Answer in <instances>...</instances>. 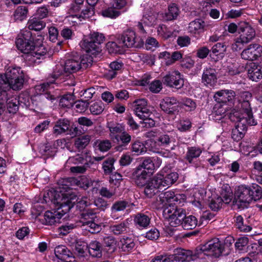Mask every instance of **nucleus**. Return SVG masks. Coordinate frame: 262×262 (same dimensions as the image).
<instances>
[{
	"instance_id": "5701e85b",
	"label": "nucleus",
	"mask_w": 262,
	"mask_h": 262,
	"mask_svg": "<svg viewBox=\"0 0 262 262\" xmlns=\"http://www.w3.org/2000/svg\"><path fill=\"white\" fill-rule=\"evenodd\" d=\"M7 96H8L7 93ZM22 99L23 98L21 96H19L18 98L16 96H12L9 98L6 96V98H4V99H1L0 97V100H6L7 108L8 112L13 114L16 113L18 111L20 102H22Z\"/></svg>"
},
{
	"instance_id": "8fccbe9b",
	"label": "nucleus",
	"mask_w": 262,
	"mask_h": 262,
	"mask_svg": "<svg viewBox=\"0 0 262 262\" xmlns=\"http://www.w3.org/2000/svg\"><path fill=\"white\" fill-rule=\"evenodd\" d=\"M114 158H109L104 161L103 163V169L105 174H110L114 169Z\"/></svg>"
},
{
	"instance_id": "3c124183",
	"label": "nucleus",
	"mask_w": 262,
	"mask_h": 262,
	"mask_svg": "<svg viewBox=\"0 0 262 262\" xmlns=\"http://www.w3.org/2000/svg\"><path fill=\"white\" fill-rule=\"evenodd\" d=\"M225 187V191L222 192L221 198L222 199L223 203L229 204L232 200L233 194L230 187L226 186Z\"/></svg>"
},
{
	"instance_id": "338daca9",
	"label": "nucleus",
	"mask_w": 262,
	"mask_h": 262,
	"mask_svg": "<svg viewBox=\"0 0 262 262\" xmlns=\"http://www.w3.org/2000/svg\"><path fill=\"white\" fill-rule=\"evenodd\" d=\"M194 60L190 57L184 58L181 63V67L184 69H190L194 65Z\"/></svg>"
},
{
	"instance_id": "a18cd8bd",
	"label": "nucleus",
	"mask_w": 262,
	"mask_h": 262,
	"mask_svg": "<svg viewBox=\"0 0 262 262\" xmlns=\"http://www.w3.org/2000/svg\"><path fill=\"white\" fill-rule=\"evenodd\" d=\"M235 225L241 231L249 232L252 229L251 226L244 224V220L241 215H238L235 217Z\"/></svg>"
},
{
	"instance_id": "5fc2aeb1",
	"label": "nucleus",
	"mask_w": 262,
	"mask_h": 262,
	"mask_svg": "<svg viewBox=\"0 0 262 262\" xmlns=\"http://www.w3.org/2000/svg\"><path fill=\"white\" fill-rule=\"evenodd\" d=\"M222 204L223 200L222 198L217 196L210 201L209 206L212 210L217 211L221 207Z\"/></svg>"
},
{
	"instance_id": "a19ab883",
	"label": "nucleus",
	"mask_w": 262,
	"mask_h": 262,
	"mask_svg": "<svg viewBox=\"0 0 262 262\" xmlns=\"http://www.w3.org/2000/svg\"><path fill=\"white\" fill-rule=\"evenodd\" d=\"M226 111L227 107H225L221 104L215 105L213 108L212 117L215 120H220L226 116Z\"/></svg>"
},
{
	"instance_id": "a878e982",
	"label": "nucleus",
	"mask_w": 262,
	"mask_h": 262,
	"mask_svg": "<svg viewBox=\"0 0 262 262\" xmlns=\"http://www.w3.org/2000/svg\"><path fill=\"white\" fill-rule=\"evenodd\" d=\"M81 48L88 53L96 55L101 51V47L96 45L93 42H90L89 39L85 38L81 42Z\"/></svg>"
},
{
	"instance_id": "2eb2a0df",
	"label": "nucleus",
	"mask_w": 262,
	"mask_h": 262,
	"mask_svg": "<svg viewBox=\"0 0 262 262\" xmlns=\"http://www.w3.org/2000/svg\"><path fill=\"white\" fill-rule=\"evenodd\" d=\"M240 97V102L238 106L240 108L239 110L234 111L233 112H239L242 116L253 117V114L249 103V101L252 97L251 94L247 91L243 92L241 93Z\"/></svg>"
},
{
	"instance_id": "58836bf2",
	"label": "nucleus",
	"mask_w": 262,
	"mask_h": 262,
	"mask_svg": "<svg viewBox=\"0 0 262 262\" xmlns=\"http://www.w3.org/2000/svg\"><path fill=\"white\" fill-rule=\"evenodd\" d=\"M46 23L40 19L36 18H33L30 19L27 24L28 30H34L36 31H40L46 27Z\"/></svg>"
},
{
	"instance_id": "aec40b11",
	"label": "nucleus",
	"mask_w": 262,
	"mask_h": 262,
	"mask_svg": "<svg viewBox=\"0 0 262 262\" xmlns=\"http://www.w3.org/2000/svg\"><path fill=\"white\" fill-rule=\"evenodd\" d=\"M202 82L206 85L213 86L217 82L216 72L214 69L206 68L202 76Z\"/></svg>"
},
{
	"instance_id": "20e7f679",
	"label": "nucleus",
	"mask_w": 262,
	"mask_h": 262,
	"mask_svg": "<svg viewBox=\"0 0 262 262\" xmlns=\"http://www.w3.org/2000/svg\"><path fill=\"white\" fill-rule=\"evenodd\" d=\"M262 196V188L258 184L252 183L250 185H241L235 191V200L236 203L244 206L250 204L252 201H257Z\"/></svg>"
},
{
	"instance_id": "f03ea898",
	"label": "nucleus",
	"mask_w": 262,
	"mask_h": 262,
	"mask_svg": "<svg viewBox=\"0 0 262 262\" xmlns=\"http://www.w3.org/2000/svg\"><path fill=\"white\" fill-rule=\"evenodd\" d=\"M24 76L20 68L9 67L4 75L0 74V97L7 96V90H20L24 84Z\"/></svg>"
},
{
	"instance_id": "9b49d317",
	"label": "nucleus",
	"mask_w": 262,
	"mask_h": 262,
	"mask_svg": "<svg viewBox=\"0 0 262 262\" xmlns=\"http://www.w3.org/2000/svg\"><path fill=\"white\" fill-rule=\"evenodd\" d=\"M163 216L168 225L171 227H177L181 225L182 220L185 216V211L182 208L169 205L164 209Z\"/></svg>"
},
{
	"instance_id": "052dcab7",
	"label": "nucleus",
	"mask_w": 262,
	"mask_h": 262,
	"mask_svg": "<svg viewBox=\"0 0 262 262\" xmlns=\"http://www.w3.org/2000/svg\"><path fill=\"white\" fill-rule=\"evenodd\" d=\"M158 34L164 38H168L171 36V32L168 30L167 27L163 24L160 25L157 28Z\"/></svg>"
},
{
	"instance_id": "c756f323",
	"label": "nucleus",
	"mask_w": 262,
	"mask_h": 262,
	"mask_svg": "<svg viewBox=\"0 0 262 262\" xmlns=\"http://www.w3.org/2000/svg\"><path fill=\"white\" fill-rule=\"evenodd\" d=\"M134 239L128 237H123L118 243L119 249L122 251L128 252L132 250L135 247Z\"/></svg>"
},
{
	"instance_id": "0eeeda50",
	"label": "nucleus",
	"mask_w": 262,
	"mask_h": 262,
	"mask_svg": "<svg viewBox=\"0 0 262 262\" xmlns=\"http://www.w3.org/2000/svg\"><path fill=\"white\" fill-rule=\"evenodd\" d=\"M238 32L239 37L235 39L231 48L233 51L241 50L245 45L252 40L255 36L254 29L248 23L242 21L238 24Z\"/></svg>"
},
{
	"instance_id": "4be33fe9",
	"label": "nucleus",
	"mask_w": 262,
	"mask_h": 262,
	"mask_svg": "<svg viewBox=\"0 0 262 262\" xmlns=\"http://www.w3.org/2000/svg\"><path fill=\"white\" fill-rule=\"evenodd\" d=\"M116 151H121L126 148L131 141V136L126 132L116 135Z\"/></svg>"
},
{
	"instance_id": "e2e57ef3",
	"label": "nucleus",
	"mask_w": 262,
	"mask_h": 262,
	"mask_svg": "<svg viewBox=\"0 0 262 262\" xmlns=\"http://www.w3.org/2000/svg\"><path fill=\"white\" fill-rule=\"evenodd\" d=\"M177 42L180 47H185L190 44L191 39L188 36H179L177 38Z\"/></svg>"
},
{
	"instance_id": "c85d7f7f",
	"label": "nucleus",
	"mask_w": 262,
	"mask_h": 262,
	"mask_svg": "<svg viewBox=\"0 0 262 262\" xmlns=\"http://www.w3.org/2000/svg\"><path fill=\"white\" fill-rule=\"evenodd\" d=\"M86 248H88L90 255L93 257L100 258L102 256V246L98 241L91 242Z\"/></svg>"
},
{
	"instance_id": "49530a36",
	"label": "nucleus",
	"mask_w": 262,
	"mask_h": 262,
	"mask_svg": "<svg viewBox=\"0 0 262 262\" xmlns=\"http://www.w3.org/2000/svg\"><path fill=\"white\" fill-rule=\"evenodd\" d=\"M86 38L89 39L90 42H93L99 47H100V45L103 42L104 37L102 34H99L98 32H94Z\"/></svg>"
},
{
	"instance_id": "1a4fd4ad",
	"label": "nucleus",
	"mask_w": 262,
	"mask_h": 262,
	"mask_svg": "<svg viewBox=\"0 0 262 262\" xmlns=\"http://www.w3.org/2000/svg\"><path fill=\"white\" fill-rule=\"evenodd\" d=\"M192 251L177 249L172 255H160L156 256L151 262H188L193 260Z\"/></svg>"
},
{
	"instance_id": "603ef678",
	"label": "nucleus",
	"mask_w": 262,
	"mask_h": 262,
	"mask_svg": "<svg viewBox=\"0 0 262 262\" xmlns=\"http://www.w3.org/2000/svg\"><path fill=\"white\" fill-rule=\"evenodd\" d=\"M95 14L94 9L92 6L89 5L85 9L81 10L80 14L79 15V18H82L83 19L89 18Z\"/></svg>"
},
{
	"instance_id": "79ce46f5",
	"label": "nucleus",
	"mask_w": 262,
	"mask_h": 262,
	"mask_svg": "<svg viewBox=\"0 0 262 262\" xmlns=\"http://www.w3.org/2000/svg\"><path fill=\"white\" fill-rule=\"evenodd\" d=\"M74 100L75 96L73 94H67L60 98L59 104L62 107L70 108L73 106Z\"/></svg>"
},
{
	"instance_id": "0e129e2a",
	"label": "nucleus",
	"mask_w": 262,
	"mask_h": 262,
	"mask_svg": "<svg viewBox=\"0 0 262 262\" xmlns=\"http://www.w3.org/2000/svg\"><path fill=\"white\" fill-rule=\"evenodd\" d=\"M210 50L206 46L199 48L196 51V57L200 59H204L207 57Z\"/></svg>"
},
{
	"instance_id": "423d86ee",
	"label": "nucleus",
	"mask_w": 262,
	"mask_h": 262,
	"mask_svg": "<svg viewBox=\"0 0 262 262\" xmlns=\"http://www.w3.org/2000/svg\"><path fill=\"white\" fill-rule=\"evenodd\" d=\"M228 117L231 121L235 123V128L232 132V138L236 141H239L244 137L247 124L250 125L256 124L253 117L242 116L239 112H232L230 113Z\"/></svg>"
},
{
	"instance_id": "473e14b6",
	"label": "nucleus",
	"mask_w": 262,
	"mask_h": 262,
	"mask_svg": "<svg viewBox=\"0 0 262 262\" xmlns=\"http://www.w3.org/2000/svg\"><path fill=\"white\" fill-rule=\"evenodd\" d=\"M202 150L201 148L192 146L187 148V151L185 155L186 160L190 164L193 163L194 159L198 158L201 154Z\"/></svg>"
},
{
	"instance_id": "7c9ffc66",
	"label": "nucleus",
	"mask_w": 262,
	"mask_h": 262,
	"mask_svg": "<svg viewBox=\"0 0 262 262\" xmlns=\"http://www.w3.org/2000/svg\"><path fill=\"white\" fill-rule=\"evenodd\" d=\"M248 75L251 80L256 81L262 78V68L252 63L248 70Z\"/></svg>"
},
{
	"instance_id": "f3484780",
	"label": "nucleus",
	"mask_w": 262,
	"mask_h": 262,
	"mask_svg": "<svg viewBox=\"0 0 262 262\" xmlns=\"http://www.w3.org/2000/svg\"><path fill=\"white\" fill-rule=\"evenodd\" d=\"M133 105L134 113L139 118H144L151 115V112L148 107L147 101L145 99L136 100Z\"/></svg>"
},
{
	"instance_id": "72a5a7b5",
	"label": "nucleus",
	"mask_w": 262,
	"mask_h": 262,
	"mask_svg": "<svg viewBox=\"0 0 262 262\" xmlns=\"http://www.w3.org/2000/svg\"><path fill=\"white\" fill-rule=\"evenodd\" d=\"M182 195L181 194H175L174 192L172 191H167L161 193L160 199L162 200L163 203L166 201L172 204L179 201Z\"/></svg>"
},
{
	"instance_id": "39448f33",
	"label": "nucleus",
	"mask_w": 262,
	"mask_h": 262,
	"mask_svg": "<svg viewBox=\"0 0 262 262\" xmlns=\"http://www.w3.org/2000/svg\"><path fill=\"white\" fill-rule=\"evenodd\" d=\"M224 244L219 238H213L203 245L198 246L194 251H192V257L195 260L202 255L217 258L222 255L224 251Z\"/></svg>"
},
{
	"instance_id": "680f3d73",
	"label": "nucleus",
	"mask_w": 262,
	"mask_h": 262,
	"mask_svg": "<svg viewBox=\"0 0 262 262\" xmlns=\"http://www.w3.org/2000/svg\"><path fill=\"white\" fill-rule=\"evenodd\" d=\"M149 89L151 92L158 93L162 89V83L160 80H154L149 84Z\"/></svg>"
},
{
	"instance_id": "ddd939ff",
	"label": "nucleus",
	"mask_w": 262,
	"mask_h": 262,
	"mask_svg": "<svg viewBox=\"0 0 262 262\" xmlns=\"http://www.w3.org/2000/svg\"><path fill=\"white\" fill-rule=\"evenodd\" d=\"M136 34L134 31L127 30L123 32L118 39V45H116V54H123L125 50L124 47L131 48L136 42Z\"/></svg>"
},
{
	"instance_id": "37998d69",
	"label": "nucleus",
	"mask_w": 262,
	"mask_h": 262,
	"mask_svg": "<svg viewBox=\"0 0 262 262\" xmlns=\"http://www.w3.org/2000/svg\"><path fill=\"white\" fill-rule=\"evenodd\" d=\"M58 78H60L61 80L63 79L62 82L64 85L74 86L75 85V78L72 74L62 73Z\"/></svg>"
},
{
	"instance_id": "13d9d810",
	"label": "nucleus",
	"mask_w": 262,
	"mask_h": 262,
	"mask_svg": "<svg viewBox=\"0 0 262 262\" xmlns=\"http://www.w3.org/2000/svg\"><path fill=\"white\" fill-rule=\"evenodd\" d=\"M69 160L75 164H84L85 165H89L87 160L84 158L82 154H77L75 156L71 157L69 158Z\"/></svg>"
},
{
	"instance_id": "f8f14e48",
	"label": "nucleus",
	"mask_w": 262,
	"mask_h": 262,
	"mask_svg": "<svg viewBox=\"0 0 262 262\" xmlns=\"http://www.w3.org/2000/svg\"><path fill=\"white\" fill-rule=\"evenodd\" d=\"M81 69L80 62L79 59H77V57L68 59L65 61L64 66L61 64L56 66L53 74V78L57 79L62 73L72 74Z\"/></svg>"
},
{
	"instance_id": "f257e3e1",
	"label": "nucleus",
	"mask_w": 262,
	"mask_h": 262,
	"mask_svg": "<svg viewBox=\"0 0 262 262\" xmlns=\"http://www.w3.org/2000/svg\"><path fill=\"white\" fill-rule=\"evenodd\" d=\"M43 199L46 203L51 202L56 208L54 212L47 211L44 214V224L52 225L58 222L66 213H68L75 205V198L68 191L50 190L43 194Z\"/></svg>"
},
{
	"instance_id": "412c9836",
	"label": "nucleus",
	"mask_w": 262,
	"mask_h": 262,
	"mask_svg": "<svg viewBox=\"0 0 262 262\" xmlns=\"http://www.w3.org/2000/svg\"><path fill=\"white\" fill-rule=\"evenodd\" d=\"M162 188L161 185L155 176L146 184L144 192L148 198H151L160 191L159 189Z\"/></svg>"
},
{
	"instance_id": "864d4df0",
	"label": "nucleus",
	"mask_w": 262,
	"mask_h": 262,
	"mask_svg": "<svg viewBox=\"0 0 262 262\" xmlns=\"http://www.w3.org/2000/svg\"><path fill=\"white\" fill-rule=\"evenodd\" d=\"M127 3L125 0H117L116 2V17L119 16L122 12L126 11L125 8Z\"/></svg>"
},
{
	"instance_id": "393cba45",
	"label": "nucleus",
	"mask_w": 262,
	"mask_h": 262,
	"mask_svg": "<svg viewBox=\"0 0 262 262\" xmlns=\"http://www.w3.org/2000/svg\"><path fill=\"white\" fill-rule=\"evenodd\" d=\"M70 127V121L66 119H60L57 120L53 127V134L56 135L65 133L69 130Z\"/></svg>"
},
{
	"instance_id": "2f4dec72",
	"label": "nucleus",
	"mask_w": 262,
	"mask_h": 262,
	"mask_svg": "<svg viewBox=\"0 0 262 262\" xmlns=\"http://www.w3.org/2000/svg\"><path fill=\"white\" fill-rule=\"evenodd\" d=\"M178 103V101L174 97H166L161 101L160 105L162 110L170 114L172 112V106Z\"/></svg>"
},
{
	"instance_id": "de8ad7c7",
	"label": "nucleus",
	"mask_w": 262,
	"mask_h": 262,
	"mask_svg": "<svg viewBox=\"0 0 262 262\" xmlns=\"http://www.w3.org/2000/svg\"><path fill=\"white\" fill-rule=\"evenodd\" d=\"M132 151L137 155L142 154L146 151L144 144L140 141H136L132 144Z\"/></svg>"
},
{
	"instance_id": "bb28decb",
	"label": "nucleus",
	"mask_w": 262,
	"mask_h": 262,
	"mask_svg": "<svg viewBox=\"0 0 262 262\" xmlns=\"http://www.w3.org/2000/svg\"><path fill=\"white\" fill-rule=\"evenodd\" d=\"M206 26V24L203 20L195 19L189 23L188 31L192 34H199L204 31Z\"/></svg>"
},
{
	"instance_id": "c03bdc74",
	"label": "nucleus",
	"mask_w": 262,
	"mask_h": 262,
	"mask_svg": "<svg viewBox=\"0 0 262 262\" xmlns=\"http://www.w3.org/2000/svg\"><path fill=\"white\" fill-rule=\"evenodd\" d=\"M226 51V47L224 43L222 42L216 43L213 46L211 50L212 53L215 56L223 55Z\"/></svg>"
},
{
	"instance_id": "ea45409f",
	"label": "nucleus",
	"mask_w": 262,
	"mask_h": 262,
	"mask_svg": "<svg viewBox=\"0 0 262 262\" xmlns=\"http://www.w3.org/2000/svg\"><path fill=\"white\" fill-rule=\"evenodd\" d=\"M91 137L89 135H84L76 139L74 145L75 147L80 151L86 147L89 144Z\"/></svg>"
},
{
	"instance_id": "a211bd4d",
	"label": "nucleus",
	"mask_w": 262,
	"mask_h": 262,
	"mask_svg": "<svg viewBox=\"0 0 262 262\" xmlns=\"http://www.w3.org/2000/svg\"><path fill=\"white\" fill-rule=\"evenodd\" d=\"M235 93L231 90H222L215 93L214 100L219 103L232 102L235 98Z\"/></svg>"
},
{
	"instance_id": "4c0bfd02",
	"label": "nucleus",
	"mask_w": 262,
	"mask_h": 262,
	"mask_svg": "<svg viewBox=\"0 0 262 262\" xmlns=\"http://www.w3.org/2000/svg\"><path fill=\"white\" fill-rule=\"evenodd\" d=\"M182 227L185 230L194 229L198 225V220L193 215L185 216L181 223Z\"/></svg>"
},
{
	"instance_id": "dca6fc26",
	"label": "nucleus",
	"mask_w": 262,
	"mask_h": 262,
	"mask_svg": "<svg viewBox=\"0 0 262 262\" xmlns=\"http://www.w3.org/2000/svg\"><path fill=\"white\" fill-rule=\"evenodd\" d=\"M262 52V47L258 44H251L241 53L242 59L253 61L256 60Z\"/></svg>"
},
{
	"instance_id": "69168bd1",
	"label": "nucleus",
	"mask_w": 262,
	"mask_h": 262,
	"mask_svg": "<svg viewBox=\"0 0 262 262\" xmlns=\"http://www.w3.org/2000/svg\"><path fill=\"white\" fill-rule=\"evenodd\" d=\"M101 14L104 17L114 18L115 17V7L114 5L104 9L101 11Z\"/></svg>"
},
{
	"instance_id": "09e8293b",
	"label": "nucleus",
	"mask_w": 262,
	"mask_h": 262,
	"mask_svg": "<svg viewBox=\"0 0 262 262\" xmlns=\"http://www.w3.org/2000/svg\"><path fill=\"white\" fill-rule=\"evenodd\" d=\"M81 9V7L80 5L76 3L71 4L68 11V13L69 14V17L79 18Z\"/></svg>"
},
{
	"instance_id": "f704fd0d",
	"label": "nucleus",
	"mask_w": 262,
	"mask_h": 262,
	"mask_svg": "<svg viewBox=\"0 0 262 262\" xmlns=\"http://www.w3.org/2000/svg\"><path fill=\"white\" fill-rule=\"evenodd\" d=\"M150 219L147 215L138 213L134 218V223L136 227L138 228H145L147 227L150 223Z\"/></svg>"
},
{
	"instance_id": "4d7b16f0",
	"label": "nucleus",
	"mask_w": 262,
	"mask_h": 262,
	"mask_svg": "<svg viewBox=\"0 0 262 262\" xmlns=\"http://www.w3.org/2000/svg\"><path fill=\"white\" fill-rule=\"evenodd\" d=\"M75 103V107L77 108V111L79 113L84 112L89 106V102L88 100H79L74 101Z\"/></svg>"
},
{
	"instance_id": "bf43d9fd",
	"label": "nucleus",
	"mask_w": 262,
	"mask_h": 262,
	"mask_svg": "<svg viewBox=\"0 0 262 262\" xmlns=\"http://www.w3.org/2000/svg\"><path fill=\"white\" fill-rule=\"evenodd\" d=\"M132 206H134V204L129 203L128 201L124 200L117 201L116 202V212L123 211L126 208H130Z\"/></svg>"
},
{
	"instance_id": "6ab92c4d",
	"label": "nucleus",
	"mask_w": 262,
	"mask_h": 262,
	"mask_svg": "<svg viewBox=\"0 0 262 262\" xmlns=\"http://www.w3.org/2000/svg\"><path fill=\"white\" fill-rule=\"evenodd\" d=\"M156 176L162 188L169 187L174 183L179 178L178 174L176 172H172L166 175L159 173Z\"/></svg>"
},
{
	"instance_id": "c9c22d12",
	"label": "nucleus",
	"mask_w": 262,
	"mask_h": 262,
	"mask_svg": "<svg viewBox=\"0 0 262 262\" xmlns=\"http://www.w3.org/2000/svg\"><path fill=\"white\" fill-rule=\"evenodd\" d=\"M180 13V10L175 4H171L169 5L168 10L165 12L164 19L167 21L173 20L178 17Z\"/></svg>"
},
{
	"instance_id": "7ed1b4c3",
	"label": "nucleus",
	"mask_w": 262,
	"mask_h": 262,
	"mask_svg": "<svg viewBox=\"0 0 262 262\" xmlns=\"http://www.w3.org/2000/svg\"><path fill=\"white\" fill-rule=\"evenodd\" d=\"M34 37L30 31L22 30L16 39V46L18 50L24 54H30L40 59V56L46 54L47 50L43 46L36 44Z\"/></svg>"
},
{
	"instance_id": "4468645a",
	"label": "nucleus",
	"mask_w": 262,
	"mask_h": 262,
	"mask_svg": "<svg viewBox=\"0 0 262 262\" xmlns=\"http://www.w3.org/2000/svg\"><path fill=\"white\" fill-rule=\"evenodd\" d=\"M162 81L167 86L177 89H181L184 84L183 75L178 71L167 74L163 77Z\"/></svg>"
},
{
	"instance_id": "cd10ccee",
	"label": "nucleus",
	"mask_w": 262,
	"mask_h": 262,
	"mask_svg": "<svg viewBox=\"0 0 262 262\" xmlns=\"http://www.w3.org/2000/svg\"><path fill=\"white\" fill-rule=\"evenodd\" d=\"M56 256L59 259L66 261L68 258L73 257V253L63 245L56 247L54 250Z\"/></svg>"
},
{
	"instance_id": "9d476101",
	"label": "nucleus",
	"mask_w": 262,
	"mask_h": 262,
	"mask_svg": "<svg viewBox=\"0 0 262 262\" xmlns=\"http://www.w3.org/2000/svg\"><path fill=\"white\" fill-rule=\"evenodd\" d=\"M97 219L96 213L93 209L83 210L80 214L79 223L81 226L91 233L99 232L101 230L100 225L95 223Z\"/></svg>"
},
{
	"instance_id": "6e6552de",
	"label": "nucleus",
	"mask_w": 262,
	"mask_h": 262,
	"mask_svg": "<svg viewBox=\"0 0 262 262\" xmlns=\"http://www.w3.org/2000/svg\"><path fill=\"white\" fill-rule=\"evenodd\" d=\"M54 82L50 81L44 82L35 86V90L40 94L34 96L31 98L32 106L38 107L41 105V101L45 98L50 100L52 102L58 97L51 94V90L54 89Z\"/></svg>"
},
{
	"instance_id": "774afa93",
	"label": "nucleus",
	"mask_w": 262,
	"mask_h": 262,
	"mask_svg": "<svg viewBox=\"0 0 262 262\" xmlns=\"http://www.w3.org/2000/svg\"><path fill=\"white\" fill-rule=\"evenodd\" d=\"M160 236L159 231L156 229H151L146 233L145 237L150 240H156Z\"/></svg>"
},
{
	"instance_id": "e433bc0d",
	"label": "nucleus",
	"mask_w": 262,
	"mask_h": 262,
	"mask_svg": "<svg viewBox=\"0 0 262 262\" xmlns=\"http://www.w3.org/2000/svg\"><path fill=\"white\" fill-rule=\"evenodd\" d=\"M112 146V143L109 140L98 139L93 143L95 150H99L101 152L107 151L111 149Z\"/></svg>"
},
{
	"instance_id": "b1692460",
	"label": "nucleus",
	"mask_w": 262,
	"mask_h": 262,
	"mask_svg": "<svg viewBox=\"0 0 262 262\" xmlns=\"http://www.w3.org/2000/svg\"><path fill=\"white\" fill-rule=\"evenodd\" d=\"M148 172L141 168L137 167L133 173V178L137 185L143 187L146 184Z\"/></svg>"
},
{
	"instance_id": "6e6d98bb",
	"label": "nucleus",
	"mask_w": 262,
	"mask_h": 262,
	"mask_svg": "<svg viewBox=\"0 0 262 262\" xmlns=\"http://www.w3.org/2000/svg\"><path fill=\"white\" fill-rule=\"evenodd\" d=\"M146 171V170L152 171L155 168V165L153 161L150 158L145 159L142 164L138 166Z\"/></svg>"
}]
</instances>
